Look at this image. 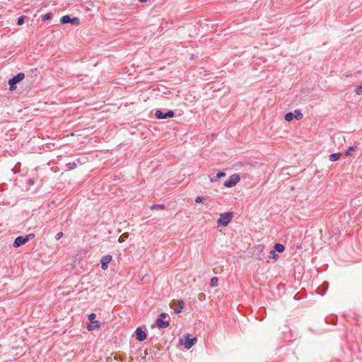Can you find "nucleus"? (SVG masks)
<instances>
[{"label": "nucleus", "mask_w": 362, "mask_h": 362, "mask_svg": "<svg viewBox=\"0 0 362 362\" xmlns=\"http://www.w3.org/2000/svg\"><path fill=\"white\" fill-rule=\"evenodd\" d=\"M233 212H226L220 214L217 220L218 226L226 227L233 218Z\"/></svg>", "instance_id": "f257e3e1"}, {"label": "nucleus", "mask_w": 362, "mask_h": 362, "mask_svg": "<svg viewBox=\"0 0 362 362\" xmlns=\"http://www.w3.org/2000/svg\"><path fill=\"white\" fill-rule=\"evenodd\" d=\"M197 341V339L196 337L189 339V334H187L184 337L180 339V344L183 345L187 350H189L193 346Z\"/></svg>", "instance_id": "f03ea898"}, {"label": "nucleus", "mask_w": 362, "mask_h": 362, "mask_svg": "<svg viewBox=\"0 0 362 362\" xmlns=\"http://www.w3.org/2000/svg\"><path fill=\"white\" fill-rule=\"evenodd\" d=\"M303 117V115L300 109H296L294 112H287L284 116V119L286 122H291L293 119L300 120Z\"/></svg>", "instance_id": "7ed1b4c3"}, {"label": "nucleus", "mask_w": 362, "mask_h": 362, "mask_svg": "<svg viewBox=\"0 0 362 362\" xmlns=\"http://www.w3.org/2000/svg\"><path fill=\"white\" fill-rule=\"evenodd\" d=\"M240 180V176L238 174H233L230 176L228 180L224 182L223 186L227 188L235 187Z\"/></svg>", "instance_id": "20e7f679"}, {"label": "nucleus", "mask_w": 362, "mask_h": 362, "mask_svg": "<svg viewBox=\"0 0 362 362\" xmlns=\"http://www.w3.org/2000/svg\"><path fill=\"white\" fill-rule=\"evenodd\" d=\"M24 77L25 74L23 73H18L17 75L10 78L8 80L9 89L11 90H15L16 88V84L21 81Z\"/></svg>", "instance_id": "39448f33"}, {"label": "nucleus", "mask_w": 362, "mask_h": 362, "mask_svg": "<svg viewBox=\"0 0 362 362\" xmlns=\"http://www.w3.org/2000/svg\"><path fill=\"white\" fill-rule=\"evenodd\" d=\"M34 236V234H29L25 235V237L18 236L15 239L13 245L14 247H18L21 245L25 244L27 242L30 240V238H33Z\"/></svg>", "instance_id": "423d86ee"}, {"label": "nucleus", "mask_w": 362, "mask_h": 362, "mask_svg": "<svg viewBox=\"0 0 362 362\" xmlns=\"http://www.w3.org/2000/svg\"><path fill=\"white\" fill-rule=\"evenodd\" d=\"M60 22L63 24L71 23L74 25H78L80 23V20L77 17L70 18L69 15L61 17Z\"/></svg>", "instance_id": "0eeeda50"}, {"label": "nucleus", "mask_w": 362, "mask_h": 362, "mask_svg": "<svg viewBox=\"0 0 362 362\" xmlns=\"http://www.w3.org/2000/svg\"><path fill=\"white\" fill-rule=\"evenodd\" d=\"M175 113L173 110H169L167 112H163V111L158 110L155 112V116L158 119H164L166 118H171L174 116Z\"/></svg>", "instance_id": "6e6552de"}, {"label": "nucleus", "mask_w": 362, "mask_h": 362, "mask_svg": "<svg viewBox=\"0 0 362 362\" xmlns=\"http://www.w3.org/2000/svg\"><path fill=\"white\" fill-rule=\"evenodd\" d=\"M112 257L110 255H106L100 259L101 268L106 270L108 268V264L112 261Z\"/></svg>", "instance_id": "1a4fd4ad"}, {"label": "nucleus", "mask_w": 362, "mask_h": 362, "mask_svg": "<svg viewBox=\"0 0 362 362\" xmlns=\"http://www.w3.org/2000/svg\"><path fill=\"white\" fill-rule=\"evenodd\" d=\"M135 334L136 339L140 341H144L146 339V334L141 327L136 328Z\"/></svg>", "instance_id": "9d476101"}, {"label": "nucleus", "mask_w": 362, "mask_h": 362, "mask_svg": "<svg viewBox=\"0 0 362 362\" xmlns=\"http://www.w3.org/2000/svg\"><path fill=\"white\" fill-rule=\"evenodd\" d=\"M100 327V322L98 320H94L87 325V329L88 331H93L95 329H99Z\"/></svg>", "instance_id": "9b49d317"}, {"label": "nucleus", "mask_w": 362, "mask_h": 362, "mask_svg": "<svg viewBox=\"0 0 362 362\" xmlns=\"http://www.w3.org/2000/svg\"><path fill=\"white\" fill-rule=\"evenodd\" d=\"M156 325L158 327L164 329L169 326V322L165 321L162 318L159 317L156 320Z\"/></svg>", "instance_id": "f8f14e48"}, {"label": "nucleus", "mask_w": 362, "mask_h": 362, "mask_svg": "<svg viewBox=\"0 0 362 362\" xmlns=\"http://www.w3.org/2000/svg\"><path fill=\"white\" fill-rule=\"evenodd\" d=\"M226 177V173L223 172H218L214 177H211L210 181L211 182H216L219 179Z\"/></svg>", "instance_id": "ddd939ff"}, {"label": "nucleus", "mask_w": 362, "mask_h": 362, "mask_svg": "<svg viewBox=\"0 0 362 362\" xmlns=\"http://www.w3.org/2000/svg\"><path fill=\"white\" fill-rule=\"evenodd\" d=\"M341 153H334L329 155V159L330 161L334 162V161L338 160L341 158Z\"/></svg>", "instance_id": "4468645a"}, {"label": "nucleus", "mask_w": 362, "mask_h": 362, "mask_svg": "<svg viewBox=\"0 0 362 362\" xmlns=\"http://www.w3.org/2000/svg\"><path fill=\"white\" fill-rule=\"evenodd\" d=\"M284 246L281 243H276L274 245V250L278 252H283L284 251Z\"/></svg>", "instance_id": "2eb2a0df"}, {"label": "nucleus", "mask_w": 362, "mask_h": 362, "mask_svg": "<svg viewBox=\"0 0 362 362\" xmlns=\"http://www.w3.org/2000/svg\"><path fill=\"white\" fill-rule=\"evenodd\" d=\"M179 305H180V306H178V308L175 310V313H177V314H178V313L182 312V310L183 309L184 305H185L184 300H179Z\"/></svg>", "instance_id": "dca6fc26"}, {"label": "nucleus", "mask_w": 362, "mask_h": 362, "mask_svg": "<svg viewBox=\"0 0 362 362\" xmlns=\"http://www.w3.org/2000/svg\"><path fill=\"white\" fill-rule=\"evenodd\" d=\"M218 279L217 277L214 276L213 278H211V281H210V286L211 287H216L218 286Z\"/></svg>", "instance_id": "f3484780"}, {"label": "nucleus", "mask_w": 362, "mask_h": 362, "mask_svg": "<svg viewBox=\"0 0 362 362\" xmlns=\"http://www.w3.org/2000/svg\"><path fill=\"white\" fill-rule=\"evenodd\" d=\"M66 167L67 168V170H73L76 168V164L74 162L68 163L66 164Z\"/></svg>", "instance_id": "a211bd4d"}, {"label": "nucleus", "mask_w": 362, "mask_h": 362, "mask_svg": "<svg viewBox=\"0 0 362 362\" xmlns=\"http://www.w3.org/2000/svg\"><path fill=\"white\" fill-rule=\"evenodd\" d=\"M151 209L153 210V209H164L165 206L163 204H153L152 206H151Z\"/></svg>", "instance_id": "6ab92c4d"}, {"label": "nucleus", "mask_w": 362, "mask_h": 362, "mask_svg": "<svg viewBox=\"0 0 362 362\" xmlns=\"http://www.w3.org/2000/svg\"><path fill=\"white\" fill-rule=\"evenodd\" d=\"M356 149V146H351L349 148V149L346 152V156H349L351 155L352 151Z\"/></svg>", "instance_id": "aec40b11"}, {"label": "nucleus", "mask_w": 362, "mask_h": 362, "mask_svg": "<svg viewBox=\"0 0 362 362\" xmlns=\"http://www.w3.org/2000/svg\"><path fill=\"white\" fill-rule=\"evenodd\" d=\"M355 93L357 95H362V84L355 88Z\"/></svg>", "instance_id": "412c9836"}, {"label": "nucleus", "mask_w": 362, "mask_h": 362, "mask_svg": "<svg viewBox=\"0 0 362 362\" xmlns=\"http://www.w3.org/2000/svg\"><path fill=\"white\" fill-rule=\"evenodd\" d=\"M205 198L204 197H201V196H199V197H197L196 199H195V202L196 203H203L204 201H205Z\"/></svg>", "instance_id": "4be33fe9"}, {"label": "nucleus", "mask_w": 362, "mask_h": 362, "mask_svg": "<svg viewBox=\"0 0 362 362\" xmlns=\"http://www.w3.org/2000/svg\"><path fill=\"white\" fill-rule=\"evenodd\" d=\"M270 258L276 259L278 257V255L276 253L275 250L270 251Z\"/></svg>", "instance_id": "5701e85b"}, {"label": "nucleus", "mask_w": 362, "mask_h": 362, "mask_svg": "<svg viewBox=\"0 0 362 362\" xmlns=\"http://www.w3.org/2000/svg\"><path fill=\"white\" fill-rule=\"evenodd\" d=\"M128 237L127 233H123L119 238V242L122 243L124 240L125 238Z\"/></svg>", "instance_id": "b1692460"}, {"label": "nucleus", "mask_w": 362, "mask_h": 362, "mask_svg": "<svg viewBox=\"0 0 362 362\" xmlns=\"http://www.w3.org/2000/svg\"><path fill=\"white\" fill-rule=\"evenodd\" d=\"M95 317H96L95 314L93 313L88 315V319H89V320H90L92 322V321L95 320Z\"/></svg>", "instance_id": "393cba45"}, {"label": "nucleus", "mask_w": 362, "mask_h": 362, "mask_svg": "<svg viewBox=\"0 0 362 362\" xmlns=\"http://www.w3.org/2000/svg\"><path fill=\"white\" fill-rule=\"evenodd\" d=\"M23 23H24V17L23 16L19 17L18 19V24L22 25Z\"/></svg>", "instance_id": "a878e982"}, {"label": "nucleus", "mask_w": 362, "mask_h": 362, "mask_svg": "<svg viewBox=\"0 0 362 362\" xmlns=\"http://www.w3.org/2000/svg\"><path fill=\"white\" fill-rule=\"evenodd\" d=\"M62 236H63V233L62 232H59L58 233H57V235L55 236V239L58 240L60 238H62Z\"/></svg>", "instance_id": "bb28decb"}, {"label": "nucleus", "mask_w": 362, "mask_h": 362, "mask_svg": "<svg viewBox=\"0 0 362 362\" xmlns=\"http://www.w3.org/2000/svg\"><path fill=\"white\" fill-rule=\"evenodd\" d=\"M51 16H52V14H51V13H47V14H45V15L43 16L42 20H43V21L48 20V19H49V18H51Z\"/></svg>", "instance_id": "cd10ccee"}, {"label": "nucleus", "mask_w": 362, "mask_h": 362, "mask_svg": "<svg viewBox=\"0 0 362 362\" xmlns=\"http://www.w3.org/2000/svg\"><path fill=\"white\" fill-rule=\"evenodd\" d=\"M166 317V314L163 313L160 315V317L162 318V317Z\"/></svg>", "instance_id": "c85d7f7f"}, {"label": "nucleus", "mask_w": 362, "mask_h": 362, "mask_svg": "<svg viewBox=\"0 0 362 362\" xmlns=\"http://www.w3.org/2000/svg\"><path fill=\"white\" fill-rule=\"evenodd\" d=\"M148 0H139L141 3H146Z\"/></svg>", "instance_id": "c756f323"}, {"label": "nucleus", "mask_w": 362, "mask_h": 362, "mask_svg": "<svg viewBox=\"0 0 362 362\" xmlns=\"http://www.w3.org/2000/svg\"><path fill=\"white\" fill-rule=\"evenodd\" d=\"M29 182H30L31 185H33V184H34V182H33L32 180H29Z\"/></svg>", "instance_id": "7c9ffc66"}]
</instances>
